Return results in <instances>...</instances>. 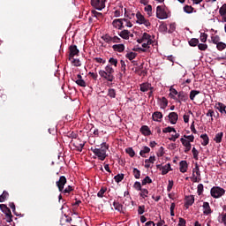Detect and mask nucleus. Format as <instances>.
I'll return each mask as SVG.
<instances>
[{"mask_svg":"<svg viewBox=\"0 0 226 226\" xmlns=\"http://www.w3.org/2000/svg\"><path fill=\"white\" fill-rule=\"evenodd\" d=\"M109 150V145L106 142H103L101 147L97 146V147H91V151L94 153L99 160L103 162L107 158V151Z\"/></svg>","mask_w":226,"mask_h":226,"instance_id":"nucleus-1","label":"nucleus"},{"mask_svg":"<svg viewBox=\"0 0 226 226\" xmlns=\"http://www.w3.org/2000/svg\"><path fill=\"white\" fill-rule=\"evenodd\" d=\"M68 183V180L66 179V177L61 176L58 179V181L56 182V185L58 188V192H61V193H64V195L72 193L73 192V186L68 185L64 189V185Z\"/></svg>","mask_w":226,"mask_h":226,"instance_id":"nucleus-2","label":"nucleus"},{"mask_svg":"<svg viewBox=\"0 0 226 226\" xmlns=\"http://www.w3.org/2000/svg\"><path fill=\"white\" fill-rule=\"evenodd\" d=\"M99 75L108 82H114V79H116V77H114V68H112L110 64H108L104 71L100 70Z\"/></svg>","mask_w":226,"mask_h":226,"instance_id":"nucleus-3","label":"nucleus"},{"mask_svg":"<svg viewBox=\"0 0 226 226\" xmlns=\"http://www.w3.org/2000/svg\"><path fill=\"white\" fill-rule=\"evenodd\" d=\"M210 195L214 199H220L221 197H223V195H225V189L220 186H214L210 190Z\"/></svg>","mask_w":226,"mask_h":226,"instance_id":"nucleus-4","label":"nucleus"},{"mask_svg":"<svg viewBox=\"0 0 226 226\" xmlns=\"http://www.w3.org/2000/svg\"><path fill=\"white\" fill-rule=\"evenodd\" d=\"M156 17L157 19H160V20H164L165 19H169V14L167 13V11L163 9V6L158 5L156 7Z\"/></svg>","mask_w":226,"mask_h":226,"instance_id":"nucleus-5","label":"nucleus"},{"mask_svg":"<svg viewBox=\"0 0 226 226\" xmlns=\"http://www.w3.org/2000/svg\"><path fill=\"white\" fill-rule=\"evenodd\" d=\"M0 209L2 213L5 214L6 218H8L7 222H13V215H11V210L10 207H8L5 204H1Z\"/></svg>","mask_w":226,"mask_h":226,"instance_id":"nucleus-6","label":"nucleus"},{"mask_svg":"<svg viewBox=\"0 0 226 226\" xmlns=\"http://www.w3.org/2000/svg\"><path fill=\"white\" fill-rule=\"evenodd\" d=\"M105 3H107V0H91L93 8L99 10V11H102L105 8Z\"/></svg>","mask_w":226,"mask_h":226,"instance_id":"nucleus-7","label":"nucleus"},{"mask_svg":"<svg viewBox=\"0 0 226 226\" xmlns=\"http://www.w3.org/2000/svg\"><path fill=\"white\" fill-rule=\"evenodd\" d=\"M80 51L77 48V45H71L69 47V61H72L75 56H79Z\"/></svg>","mask_w":226,"mask_h":226,"instance_id":"nucleus-8","label":"nucleus"},{"mask_svg":"<svg viewBox=\"0 0 226 226\" xmlns=\"http://www.w3.org/2000/svg\"><path fill=\"white\" fill-rule=\"evenodd\" d=\"M187 100H188V94L184 91H180L177 94V99H175V101L177 102L178 103H181L182 102H186Z\"/></svg>","mask_w":226,"mask_h":226,"instance_id":"nucleus-9","label":"nucleus"},{"mask_svg":"<svg viewBox=\"0 0 226 226\" xmlns=\"http://www.w3.org/2000/svg\"><path fill=\"white\" fill-rule=\"evenodd\" d=\"M192 172L194 173L192 174L193 177H195V172L197 175V177L193 178V183H199L200 181V170L199 169L198 163L195 164V168L193 169Z\"/></svg>","mask_w":226,"mask_h":226,"instance_id":"nucleus-10","label":"nucleus"},{"mask_svg":"<svg viewBox=\"0 0 226 226\" xmlns=\"http://www.w3.org/2000/svg\"><path fill=\"white\" fill-rule=\"evenodd\" d=\"M215 109L218 110L222 116H226V106L222 102H216Z\"/></svg>","mask_w":226,"mask_h":226,"instance_id":"nucleus-11","label":"nucleus"},{"mask_svg":"<svg viewBox=\"0 0 226 226\" xmlns=\"http://www.w3.org/2000/svg\"><path fill=\"white\" fill-rule=\"evenodd\" d=\"M180 141L182 142V145L185 147V153H188L189 151L192 150V143H190V141H188V139H186L185 138H181Z\"/></svg>","mask_w":226,"mask_h":226,"instance_id":"nucleus-12","label":"nucleus"},{"mask_svg":"<svg viewBox=\"0 0 226 226\" xmlns=\"http://www.w3.org/2000/svg\"><path fill=\"white\" fill-rule=\"evenodd\" d=\"M168 117L171 124H176V123H177V119H179V115H177L176 112H171L169 114Z\"/></svg>","mask_w":226,"mask_h":226,"instance_id":"nucleus-13","label":"nucleus"},{"mask_svg":"<svg viewBox=\"0 0 226 226\" xmlns=\"http://www.w3.org/2000/svg\"><path fill=\"white\" fill-rule=\"evenodd\" d=\"M112 24L116 29L121 30L124 28V26L123 25V19H114Z\"/></svg>","mask_w":226,"mask_h":226,"instance_id":"nucleus-14","label":"nucleus"},{"mask_svg":"<svg viewBox=\"0 0 226 226\" xmlns=\"http://www.w3.org/2000/svg\"><path fill=\"white\" fill-rule=\"evenodd\" d=\"M185 207L186 209H188L190 207V206H193V202H195V197H193V195L191 196H187L185 198Z\"/></svg>","mask_w":226,"mask_h":226,"instance_id":"nucleus-15","label":"nucleus"},{"mask_svg":"<svg viewBox=\"0 0 226 226\" xmlns=\"http://www.w3.org/2000/svg\"><path fill=\"white\" fill-rule=\"evenodd\" d=\"M149 89H154V87H151L150 83H142L139 86V91H141L142 93H147V91H149Z\"/></svg>","mask_w":226,"mask_h":226,"instance_id":"nucleus-16","label":"nucleus"},{"mask_svg":"<svg viewBox=\"0 0 226 226\" xmlns=\"http://www.w3.org/2000/svg\"><path fill=\"white\" fill-rule=\"evenodd\" d=\"M152 118H153V121H157L158 123H160L163 118V114H162V112L160 111H155L153 113Z\"/></svg>","mask_w":226,"mask_h":226,"instance_id":"nucleus-17","label":"nucleus"},{"mask_svg":"<svg viewBox=\"0 0 226 226\" xmlns=\"http://www.w3.org/2000/svg\"><path fill=\"white\" fill-rule=\"evenodd\" d=\"M139 131L145 137H149V135H151V130L147 125H142Z\"/></svg>","mask_w":226,"mask_h":226,"instance_id":"nucleus-18","label":"nucleus"},{"mask_svg":"<svg viewBox=\"0 0 226 226\" xmlns=\"http://www.w3.org/2000/svg\"><path fill=\"white\" fill-rule=\"evenodd\" d=\"M203 213L204 215H211L213 211H211V206H209V202L203 203Z\"/></svg>","mask_w":226,"mask_h":226,"instance_id":"nucleus-19","label":"nucleus"},{"mask_svg":"<svg viewBox=\"0 0 226 226\" xmlns=\"http://www.w3.org/2000/svg\"><path fill=\"white\" fill-rule=\"evenodd\" d=\"M179 165L180 172H182V174H185V172L188 170V162H186V161H181Z\"/></svg>","mask_w":226,"mask_h":226,"instance_id":"nucleus-20","label":"nucleus"},{"mask_svg":"<svg viewBox=\"0 0 226 226\" xmlns=\"http://www.w3.org/2000/svg\"><path fill=\"white\" fill-rule=\"evenodd\" d=\"M112 49L115 52H124V44H115Z\"/></svg>","mask_w":226,"mask_h":226,"instance_id":"nucleus-21","label":"nucleus"},{"mask_svg":"<svg viewBox=\"0 0 226 226\" xmlns=\"http://www.w3.org/2000/svg\"><path fill=\"white\" fill-rule=\"evenodd\" d=\"M118 34L124 40H130V31L128 30H123Z\"/></svg>","mask_w":226,"mask_h":226,"instance_id":"nucleus-22","label":"nucleus"},{"mask_svg":"<svg viewBox=\"0 0 226 226\" xmlns=\"http://www.w3.org/2000/svg\"><path fill=\"white\" fill-rule=\"evenodd\" d=\"M114 208L116 211H118L119 213H124V207H123V205L120 204L119 202H114L113 203Z\"/></svg>","mask_w":226,"mask_h":226,"instance_id":"nucleus-23","label":"nucleus"},{"mask_svg":"<svg viewBox=\"0 0 226 226\" xmlns=\"http://www.w3.org/2000/svg\"><path fill=\"white\" fill-rule=\"evenodd\" d=\"M172 170V169H170V163H168L164 166L162 167V176H165V174H169V171Z\"/></svg>","mask_w":226,"mask_h":226,"instance_id":"nucleus-24","label":"nucleus"},{"mask_svg":"<svg viewBox=\"0 0 226 226\" xmlns=\"http://www.w3.org/2000/svg\"><path fill=\"white\" fill-rule=\"evenodd\" d=\"M170 96L172 100H177V95L179 94V92H177V90H176L175 88H170Z\"/></svg>","mask_w":226,"mask_h":226,"instance_id":"nucleus-25","label":"nucleus"},{"mask_svg":"<svg viewBox=\"0 0 226 226\" xmlns=\"http://www.w3.org/2000/svg\"><path fill=\"white\" fill-rule=\"evenodd\" d=\"M200 139H202V142H201V144L203 145V146H207V144H209V137L207 136V134H201L200 135Z\"/></svg>","mask_w":226,"mask_h":226,"instance_id":"nucleus-26","label":"nucleus"},{"mask_svg":"<svg viewBox=\"0 0 226 226\" xmlns=\"http://www.w3.org/2000/svg\"><path fill=\"white\" fill-rule=\"evenodd\" d=\"M222 139H223V132H218L217 134H215L214 140L215 142H216V144H220Z\"/></svg>","mask_w":226,"mask_h":226,"instance_id":"nucleus-27","label":"nucleus"},{"mask_svg":"<svg viewBox=\"0 0 226 226\" xmlns=\"http://www.w3.org/2000/svg\"><path fill=\"white\" fill-rule=\"evenodd\" d=\"M136 18H137V24H142V22L146 19V18L144 17V15H142V13L140 12H137L136 13Z\"/></svg>","mask_w":226,"mask_h":226,"instance_id":"nucleus-28","label":"nucleus"},{"mask_svg":"<svg viewBox=\"0 0 226 226\" xmlns=\"http://www.w3.org/2000/svg\"><path fill=\"white\" fill-rule=\"evenodd\" d=\"M151 151V148L149 147H144L142 150H140L139 154L142 156V158H146L147 153H149Z\"/></svg>","mask_w":226,"mask_h":226,"instance_id":"nucleus-29","label":"nucleus"},{"mask_svg":"<svg viewBox=\"0 0 226 226\" xmlns=\"http://www.w3.org/2000/svg\"><path fill=\"white\" fill-rule=\"evenodd\" d=\"M102 40H103V41L106 43H112V36H110L109 34L102 35Z\"/></svg>","mask_w":226,"mask_h":226,"instance_id":"nucleus-30","label":"nucleus"},{"mask_svg":"<svg viewBox=\"0 0 226 226\" xmlns=\"http://www.w3.org/2000/svg\"><path fill=\"white\" fill-rule=\"evenodd\" d=\"M197 94H200V91L192 90L189 95L190 100L192 101L195 100V97L197 96Z\"/></svg>","mask_w":226,"mask_h":226,"instance_id":"nucleus-31","label":"nucleus"},{"mask_svg":"<svg viewBox=\"0 0 226 226\" xmlns=\"http://www.w3.org/2000/svg\"><path fill=\"white\" fill-rule=\"evenodd\" d=\"M92 15L93 17H96L98 20H102V19H103V13L98 12L96 11H92Z\"/></svg>","mask_w":226,"mask_h":226,"instance_id":"nucleus-32","label":"nucleus"},{"mask_svg":"<svg viewBox=\"0 0 226 226\" xmlns=\"http://www.w3.org/2000/svg\"><path fill=\"white\" fill-rule=\"evenodd\" d=\"M125 57L129 59V61H133L137 57V53L135 52H129L125 55Z\"/></svg>","mask_w":226,"mask_h":226,"instance_id":"nucleus-33","label":"nucleus"},{"mask_svg":"<svg viewBox=\"0 0 226 226\" xmlns=\"http://www.w3.org/2000/svg\"><path fill=\"white\" fill-rule=\"evenodd\" d=\"M190 47H197L199 45V39L192 38L188 41Z\"/></svg>","mask_w":226,"mask_h":226,"instance_id":"nucleus-34","label":"nucleus"},{"mask_svg":"<svg viewBox=\"0 0 226 226\" xmlns=\"http://www.w3.org/2000/svg\"><path fill=\"white\" fill-rule=\"evenodd\" d=\"M8 197H10V193H8L6 191H4L0 196V202H4Z\"/></svg>","mask_w":226,"mask_h":226,"instance_id":"nucleus-35","label":"nucleus"},{"mask_svg":"<svg viewBox=\"0 0 226 226\" xmlns=\"http://www.w3.org/2000/svg\"><path fill=\"white\" fill-rule=\"evenodd\" d=\"M161 108L162 109H166L167 106L169 105V101L167 100V98L165 97H162L161 99Z\"/></svg>","mask_w":226,"mask_h":226,"instance_id":"nucleus-36","label":"nucleus"},{"mask_svg":"<svg viewBox=\"0 0 226 226\" xmlns=\"http://www.w3.org/2000/svg\"><path fill=\"white\" fill-rule=\"evenodd\" d=\"M151 183H153V180L151 179V177H149V176H147L141 182V185L143 186H145V185H151Z\"/></svg>","mask_w":226,"mask_h":226,"instance_id":"nucleus-37","label":"nucleus"},{"mask_svg":"<svg viewBox=\"0 0 226 226\" xmlns=\"http://www.w3.org/2000/svg\"><path fill=\"white\" fill-rule=\"evenodd\" d=\"M129 193L127 192V196H126V192H124V197L125 200L123 201V204L124 206H130V202H132V198L130 196H128Z\"/></svg>","mask_w":226,"mask_h":226,"instance_id":"nucleus-38","label":"nucleus"},{"mask_svg":"<svg viewBox=\"0 0 226 226\" xmlns=\"http://www.w3.org/2000/svg\"><path fill=\"white\" fill-rule=\"evenodd\" d=\"M114 179L116 183H121V181L124 179V174H117V176L114 177Z\"/></svg>","mask_w":226,"mask_h":226,"instance_id":"nucleus-39","label":"nucleus"},{"mask_svg":"<svg viewBox=\"0 0 226 226\" xmlns=\"http://www.w3.org/2000/svg\"><path fill=\"white\" fill-rule=\"evenodd\" d=\"M139 192V195L142 199H146V197L149 195V191H147V189H141Z\"/></svg>","mask_w":226,"mask_h":226,"instance_id":"nucleus-40","label":"nucleus"},{"mask_svg":"<svg viewBox=\"0 0 226 226\" xmlns=\"http://www.w3.org/2000/svg\"><path fill=\"white\" fill-rule=\"evenodd\" d=\"M145 11H147L148 17H151L153 15V6L150 4L147 5L145 7Z\"/></svg>","mask_w":226,"mask_h":226,"instance_id":"nucleus-41","label":"nucleus"},{"mask_svg":"<svg viewBox=\"0 0 226 226\" xmlns=\"http://www.w3.org/2000/svg\"><path fill=\"white\" fill-rule=\"evenodd\" d=\"M132 174L135 179H140V170H139L137 168H133Z\"/></svg>","mask_w":226,"mask_h":226,"instance_id":"nucleus-42","label":"nucleus"},{"mask_svg":"<svg viewBox=\"0 0 226 226\" xmlns=\"http://www.w3.org/2000/svg\"><path fill=\"white\" fill-rule=\"evenodd\" d=\"M105 192H107V188L102 187L97 193V197H99L100 199H103V195L105 194Z\"/></svg>","mask_w":226,"mask_h":226,"instance_id":"nucleus-43","label":"nucleus"},{"mask_svg":"<svg viewBox=\"0 0 226 226\" xmlns=\"http://www.w3.org/2000/svg\"><path fill=\"white\" fill-rule=\"evenodd\" d=\"M219 222L223 223V225L226 226V213L219 215Z\"/></svg>","mask_w":226,"mask_h":226,"instance_id":"nucleus-44","label":"nucleus"},{"mask_svg":"<svg viewBox=\"0 0 226 226\" xmlns=\"http://www.w3.org/2000/svg\"><path fill=\"white\" fill-rule=\"evenodd\" d=\"M219 13L221 17H225L226 15V4H222V6L219 10Z\"/></svg>","mask_w":226,"mask_h":226,"instance_id":"nucleus-45","label":"nucleus"},{"mask_svg":"<svg viewBox=\"0 0 226 226\" xmlns=\"http://www.w3.org/2000/svg\"><path fill=\"white\" fill-rule=\"evenodd\" d=\"M207 117H211L210 121H214L213 117H216V116H215V110L208 109L207 112Z\"/></svg>","mask_w":226,"mask_h":226,"instance_id":"nucleus-46","label":"nucleus"},{"mask_svg":"<svg viewBox=\"0 0 226 226\" xmlns=\"http://www.w3.org/2000/svg\"><path fill=\"white\" fill-rule=\"evenodd\" d=\"M108 96H109V98H116V89L109 88L108 90Z\"/></svg>","mask_w":226,"mask_h":226,"instance_id":"nucleus-47","label":"nucleus"},{"mask_svg":"<svg viewBox=\"0 0 226 226\" xmlns=\"http://www.w3.org/2000/svg\"><path fill=\"white\" fill-rule=\"evenodd\" d=\"M125 152L127 153V154H129V156H131V158H133V156H135V151L132 147L126 148Z\"/></svg>","mask_w":226,"mask_h":226,"instance_id":"nucleus-48","label":"nucleus"},{"mask_svg":"<svg viewBox=\"0 0 226 226\" xmlns=\"http://www.w3.org/2000/svg\"><path fill=\"white\" fill-rule=\"evenodd\" d=\"M200 40L202 43H206L207 41V34L206 33H201L200 36Z\"/></svg>","mask_w":226,"mask_h":226,"instance_id":"nucleus-49","label":"nucleus"},{"mask_svg":"<svg viewBox=\"0 0 226 226\" xmlns=\"http://www.w3.org/2000/svg\"><path fill=\"white\" fill-rule=\"evenodd\" d=\"M203 192H204V185L202 184L198 185V187H197L198 195H202Z\"/></svg>","mask_w":226,"mask_h":226,"instance_id":"nucleus-50","label":"nucleus"},{"mask_svg":"<svg viewBox=\"0 0 226 226\" xmlns=\"http://www.w3.org/2000/svg\"><path fill=\"white\" fill-rule=\"evenodd\" d=\"M146 213V206L141 205L138 207V215H144Z\"/></svg>","mask_w":226,"mask_h":226,"instance_id":"nucleus-51","label":"nucleus"},{"mask_svg":"<svg viewBox=\"0 0 226 226\" xmlns=\"http://www.w3.org/2000/svg\"><path fill=\"white\" fill-rule=\"evenodd\" d=\"M133 189L140 192V190H142V185L140 184V182H135L133 185Z\"/></svg>","mask_w":226,"mask_h":226,"instance_id":"nucleus-52","label":"nucleus"},{"mask_svg":"<svg viewBox=\"0 0 226 226\" xmlns=\"http://www.w3.org/2000/svg\"><path fill=\"white\" fill-rule=\"evenodd\" d=\"M184 11H185V13H193V7L190 5H185L184 7Z\"/></svg>","mask_w":226,"mask_h":226,"instance_id":"nucleus-53","label":"nucleus"},{"mask_svg":"<svg viewBox=\"0 0 226 226\" xmlns=\"http://www.w3.org/2000/svg\"><path fill=\"white\" fill-rule=\"evenodd\" d=\"M168 29L169 28H167V26L163 23L159 26V30L161 33H167Z\"/></svg>","mask_w":226,"mask_h":226,"instance_id":"nucleus-54","label":"nucleus"},{"mask_svg":"<svg viewBox=\"0 0 226 226\" xmlns=\"http://www.w3.org/2000/svg\"><path fill=\"white\" fill-rule=\"evenodd\" d=\"M198 49L199 50H207V44H204V43H198Z\"/></svg>","mask_w":226,"mask_h":226,"instance_id":"nucleus-55","label":"nucleus"},{"mask_svg":"<svg viewBox=\"0 0 226 226\" xmlns=\"http://www.w3.org/2000/svg\"><path fill=\"white\" fill-rule=\"evenodd\" d=\"M192 153L193 154L194 160H199V151L197 150V148L192 147Z\"/></svg>","mask_w":226,"mask_h":226,"instance_id":"nucleus-56","label":"nucleus"},{"mask_svg":"<svg viewBox=\"0 0 226 226\" xmlns=\"http://www.w3.org/2000/svg\"><path fill=\"white\" fill-rule=\"evenodd\" d=\"M75 82L80 87H86V81L84 79H77Z\"/></svg>","mask_w":226,"mask_h":226,"instance_id":"nucleus-57","label":"nucleus"},{"mask_svg":"<svg viewBox=\"0 0 226 226\" xmlns=\"http://www.w3.org/2000/svg\"><path fill=\"white\" fill-rule=\"evenodd\" d=\"M120 64H121V72H123V73H126V63H124V60H121Z\"/></svg>","mask_w":226,"mask_h":226,"instance_id":"nucleus-58","label":"nucleus"},{"mask_svg":"<svg viewBox=\"0 0 226 226\" xmlns=\"http://www.w3.org/2000/svg\"><path fill=\"white\" fill-rule=\"evenodd\" d=\"M111 43H121V38L116 35L111 37Z\"/></svg>","mask_w":226,"mask_h":226,"instance_id":"nucleus-59","label":"nucleus"},{"mask_svg":"<svg viewBox=\"0 0 226 226\" xmlns=\"http://www.w3.org/2000/svg\"><path fill=\"white\" fill-rule=\"evenodd\" d=\"M217 46V49H219V50H224V49H226V44H225V42H219V43H217L216 44Z\"/></svg>","mask_w":226,"mask_h":226,"instance_id":"nucleus-60","label":"nucleus"},{"mask_svg":"<svg viewBox=\"0 0 226 226\" xmlns=\"http://www.w3.org/2000/svg\"><path fill=\"white\" fill-rule=\"evenodd\" d=\"M175 31H176V24L172 23L170 25V29L168 30V33L170 34H172V33Z\"/></svg>","mask_w":226,"mask_h":226,"instance_id":"nucleus-61","label":"nucleus"},{"mask_svg":"<svg viewBox=\"0 0 226 226\" xmlns=\"http://www.w3.org/2000/svg\"><path fill=\"white\" fill-rule=\"evenodd\" d=\"M151 38V35L147 33H144L141 39L143 40L144 42L147 41Z\"/></svg>","mask_w":226,"mask_h":226,"instance_id":"nucleus-62","label":"nucleus"},{"mask_svg":"<svg viewBox=\"0 0 226 226\" xmlns=\"http://www.w3.org/2000/svg\"><path fill=\"white\" fill-rule=\"evenodd\" d=\"M109 63H110L113 66H117V59L114 57H110L109 59Z\"/></svg>","mask_w":226,"mask_h":226,"instance_id":"nucleus-63","label":"nucleus"},{"mask_svg":"<svg viewBox=\"0 0 226 226\" xmlns=\"http://www.w3.org/2000/svg\"><path fill=\"white\" fill-rule=\"evenodd\" d=\"M212 41H213V43L217 45V43H220V36H218V35L213 36L212 37Z\"/></svg>","mask_w":226,"mask_h":226,"instance_id":"nucleus-64","label":"nucleus"}]
</instances>
